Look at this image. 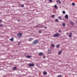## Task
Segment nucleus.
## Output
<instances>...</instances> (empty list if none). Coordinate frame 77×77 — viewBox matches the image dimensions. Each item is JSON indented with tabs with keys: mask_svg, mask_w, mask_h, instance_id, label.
I'll return each instance as SVG.
<instances>
[{
	"mask_svg": "<svg viewBox=\"0 0 77 77\" xmlns=\"http://www.w3.org/2000/svg\"><path fill=\"white\" fill-rule=\"evenodd\" d=\"M68 32H67L66 33V35H68Z\"/></svg>",
	"mask_w": 77,
	"mask_h": 77,
	"instance_id": "72a5a7b5",
	"label": "nucleus"
},
{
	"mask_svg": "<svg viewBox=\"0 0 77 77\" xmlns=\"http://www.w3.org/2000/svg\"><path fill=\"white\" fill-rule=\"evenodd\" d=\"M51 46H52V47H54V45H53V44H52L51 45Z\"/></svg>",
	"mask_w": 77,
	"mask_h": 77,
	"instance_id": "f3484780",
	"label": "nucleus"
},
{
	"mask_svg": "<svg viewBox=\"0 0 77 77\" xmlns=\"http://www.w3.org/2000/svg\"><path fill=\"white\" fill-rule=\"evenodd\" d=\"M0 70H2L1 69H0Z\"/></svg>",
	"mask_w": 77,
	"mask_h": 77,
	"instance_id": "e433bc0d",
	"label": "nucleus"
},
{
	"mask_svg": "<svg viewBox=\"0 0 77 77\" xmlns=\"http://www.w3.org/2000/svg\"><path fill=\"white\" fill-rule=\"evenodd\" d=\"M38 32H39V33H42V32H41V30H38Z\"/></svg>",
	"mask_w": 77,
	"mask_h": 77,
	"instance_id": "b1692460",
	"label": "nucleus"
},
{
	"mask_svg": "<svg viewBox=\"0 0 77 77\" xmlns=\"http://www.w3.org/2000/svg\"><path fill=\"white\" fill-rule=\"evenodd\" d=\"M48 51H49V52H51V49H48Z\"/></svg>",
	"mask_w": 77,
	"mask_h": 77,
	"instance_id": "4468645a",
	"label": "nucleus"
},
{
	"mask_svg": "<svg viewBox=\"0 0 77 77\" xmlns=\"http://www.w3.org/2000/svg\"><path fill=\"white\" fill-rule=\"evenodd\" d=\"M17 69V67H14L13 68V69Z\"/></svg>",
	"mask_w": 77,
	"mask_h": 77,
	"instance_id": "c85d7f7f",
	"label": "nucleus"
},
{
	"mask_svg": "<svg viewBox=\"0 0 77 77\" xmlns=\"http://www.w3.org/2000/svg\"><path fill=\"white\" fill-rule=\"evenodd\" d=\"M58 18L59 19V20H61V16H59Z\"/></svg>",
	"mask_w": 77,
	"mask_h": 77,
	"instance_id": "aec40b11",
	"label": "nucleus"
},
{
	"mask_svg": "<svg viewBox=\"0 0 77 77\" xmlns=\"http://www.w3.org/2000/svg\"><path fill=\"white\" fill-rule=\"evenodd\" d=\"M26 57L27 58H30L32 57V56L30 55H27L26 56Z\"/></svg>",
	"mask_w": 77,
	"mask_h": 77,
	"instance_id": "1a4fd4ad",
	"label": "nucleus"
},
{
	"mask_svg": "<svg viewBox=\"0 0 77 77\" xmlns=\"http://www.w3.org/2000/svg\"><path fill=\"white\" fill-rule=\"evenodd\" d=\"M10 41H14V38H10Z\"/></svg>",
	"mask_w": 77,
	"mask_h": 77,
	"instance_id": "f8f14e48",
	"label": "nucleus"
},
{
	"mask_svg": "<svg viewBox=\"0 0 77 77\" xmlns=\"http://www.w3.org/2000/svg\"><path fill=\"white\" fill-rule=\"evenodd\" d=\"M55 21L56 22H58L59 21V20L57 19H56L55 20Z\"/></svg>",
	"mask_w": 77,
	"mask_h": 77,
	"instance_id": "9b49d317",
	"label": "nucleus"
},
{
	"mask_svg": "<svg viewBox=\"0 0 77 77\" xmlns=\"http://www.w3.org/2000/svg\"><path fill=\"white\" fill-rule=\"evenodd\" d=\"M29 66H34L35 64L33 63H29L28 64Z\"/></svg>",
	"mask_w": 77,
	"mask_h": 77,
	"instance_id": "f03ea898",
	"label": "nucleus"
},
{
	"mask_svg": "<svg viewBox=\"0 0 77 77\" xmlns=\"http://www.w3.org/2000/svg\"><path fill=\"white\" fill-rule=\"evenodd\" d=\"M56 2H57V3H58V4H61V2L59 0H57Z\"/></svg>",
	"mask_w": 77,
	"mask_h": 77,
	"instance_id": "423d86ee",
	"label": "nucleus"
},
{
	"mask_svg": "<svg viewBox=\"0 0 77 77\" xmlns=\"http://www.w3.org/2000/svg\"><path fill=\"white\" fill-rule=\"evenodd\" d=\"M72 32H70L69 35V38H71V37H72Z\"/></svg>",
	"mask_w": 77,
	"mask_h": 77,
	"instance_id": "39448f33",
	"label": "nucleus"
},
{
	"mask_svg": "<svg viewBox=\"0 0 77 77\" xmlns=\"http://www.w3.org/2000/svg\"><path fill=\"white\" fill-rule=\"evenodd\" d=\"M72 5L73 6H74L75 5V3L73 2L72 3Z\"/></svg>",
	"mask_w": 77,
	"mask_h": 77,
	"instance_id": "5701e85b",
	"label": "nucleus"
},
{
	"mask_svg": "<svg viewBox=\"0 0 77 77\" xmlns=\"http://www.w3.org/2000/svg\"><path fill=\"white\" fill-rule=\"evenodd\" d=\"M32 39H32V38H30V40L31 41H32Z\"/></svg>",
	"mask_w": 77,
	"mask_h": 77,
	"instance_id": "c756f323",
	"label": "nucleus"
},
{
	"mask_svg": "<svg viewBox=\"0 0 77 77\" xmlns=\"http://www.w3.org/2000/svg\"><path fill=\"white\" fill-rule=\"evenodd\" d=\"M63 14H65V11H63Z\"/></svg>",
	"mask_w": 77,
	"mask_h": 77,
	"instance_id": "a878e982",
	"label": "nucleus"
},
{
	"mask_svg": "<svg viewBox=\"0 0 77 77\" xmlns=\"http://www.w3.org/2000/svg\"><path fill=\"white\" fill-rule=\"evenodd\" d=\"M62 26L63 27H65V23H62Z\"/></svg>",
	"mask_w": 77,
	"mask_h": 77,
	"instance_id": "9d476101",
	"label": "nucleus"
},
{
	"mask_svg": "<svg viewBox=\"0 0 77 77\" xmlns=\"http://www.w3.org/2000/svg\"><path fill=\"white\" fill-rule=\"evenodd\" d=\"M43 58L44 59V58H45V57L44 56L43 57Z\"/></svg>",
	"mask_w": 77,
	"mask_h": 77,
	"instance_id": "473e14b6",
	"label": "nucleus"
},
{
	"mask_svg": "<svg viewBox=\"0 0 77 77\" xmlns=\"http://www.w3.org/2000/svg\"><path fill=\"white\" fill-rule=\"evenodd\" d=\"M2 26H3V25H0V27H2Z\"/></svg>",
	"mask_w": 77,
	"mask_h": 77,
	"instance_id": "2f4dec72",
	"label": "nucleus"
},
{
	"mask_svg": "<svg viewBox=\"0 0 77 77\" xmlns=\"http://www.w3.org/2000/svg\"><path fill=\"white\" fill-rule=\"evenodd\" d=\"M49 2H50V3H52V2H53V0H49Z\"/></svg>",
	"mask_w": 77,
	"mask_h": 77,
	"instance_id": "412c9836",
	"label": "nucleus"
},
{
	"mask_svg": "<svg viewBox=\"0 0 77 77\" xmlns=\"http://www.w3.org/2000/svg\"><path fill=\"white\" fill-rule=\"evenodd\" d=\"M43 74H44V75H46V74H47V72H43Z\"/></svg>",
	"mask_w": 77,
	"mask_h": 77,
	"instance_id": "ddd939ff",
	"label": "nucleus"
},
{
	"mask_svg": "<svg viewBox=\"0 0 77 77\" xmlns=\"http://www.w3.org/2000/svg\"><path fill=\"white\" fill-rule=\"evenodd\" d=\"M63 50V49H61V51H62Z\"/></svg>",
	"mask_w": 77,
	"mask_h": 77,
	"instance_id": "4c0bfd02",
	"label": "nucleus"
},
{
	"mask_svg": "<svg viewBox=\"0 0 77 77\" xmlns=\"http://www.w3.org/2000/svg\"><path fill=\"white\" fill-rule=\"evenodd\" d=\"M54 8L55 9H57V7L56 5H54Z\"/></svg>",
	"mask_w": 77,
	"mask_h": 77,
	"instance_id": "2eb2a0df",
	"label": "nucleus"
},
{
	"mask_svg": "<svg viewBox=\"0 0 77 77\" xmlns=\"http://www.w3.org/2000/svg\"><path fill=\"white\" fill-rule=\"evenodd\" d=\"M59 46H60L59 45H57V46H56L57 48H59Z\"/></svg>",
	"mask_w": 77,
	"mask_h": 77,
	"instance_id": "6ab92c4d",
	"label": "nucleus"
},
{
	"mask_svg": "<svg viewBox=\"0 0 77 77\" xmlns=\"http://www.w3.org/2000/svg\"><path fill=\"white\" fill-rule=\"evenodd\" d=\"M65 18L66 19H68V15L66 14L65 16Z\"/></svg>",
	"mask_w": 77,
	"mask_h": 77,
	"instance_id": "6e6552de",
	"label": "nucleus"
},
{
	"mask_svg": "<svg viewBox=\"0 0 77 77\" xmlns=\"http://www.w3.org/2000/svg\"><path fill=\"white\" fill-rule=\"evenodd\" d=\"M61 51H59L58 52V54H61Z\"/></svg>",
	"mask_w": 77,
	"mask_h": 77,
	"instance_id": "a211bd4d",
	"label": "nucleus"
},
{
	"mask_svg": "<svg viewBox=\"0 0 77 77\" xmlns=\"http://www.w3.org/2000/svg\"><path fill=\"white\" fill-rule=\"evenodd\" d=\"M2 20H0V23H2Z\"/></svg>",
	"mask_w": 77,
	"mask_h": 77,
	"instance_id": "7c9ffc66",
	"label": "nucleus"
},
{
	"mask_svg": "<svg viewBox=\"0 0 77 77\" xmlns=\"http://www.w3.org/2000/svg\"><path fill=\"white\" fill-rule=\"evenodd\" d=\"M17 36L18 37H21L22 36V34L21 33H18L17 34Z\"/></svg>",
	"mask_w": 77,
	"mask_h": 77,
	"instance_id": "20e7f679",
	"label": "nucleus"
},
{
	"mask_svg": "<svg viewBox=\"0 0 77 77\" xmlns=\"http://www.w3.org/2000/svg\"><path fill=\"white\" fill-rule=\"evenodd\" d=\"M48 54H50V52H48Z\"/></svg>",
	"mask_w": 77,
	"mask_h": 77,
	"instance_id": "c9c22d12",
	"label": "nucleus"
},
{
	"mask_svg": "<svg viewBox=\"0 0 77 77\" xmlns=\"http://www.w3.org/2000/svg\"><path fill=\"white\" fill-rule=\"evenodd\" d=\"M57 77H62V76H61V75H58L57 76Z\"/></svg>",
	"mask_w": 77,
	"mask_h": 77,
	"instance_id": "cd10ccee",
	"label": "nucleus"
},
{
	"mask_svg": "<svg viewBox=\"0 0 77 77\" xmlns=\"http://www.w3.org/2000/svg\"><path fill=\"white\" fill-rule=\"evenodd\" d=\"M38 55L40 56H41L43 55V54L42 52H40L39 53Z\"/></svg>",
	"mask_w": 77,
	"mask_h": 77,
	"instance_id": "0eeeda50",
	"label": "nucleus"
},
{
	"mask_svg": "<svg viewBox=\"0 0 77 77\" xmlns=\"http://www.w3.org/2000/svg\"><path fill=\"white\" fill-rule=\"evenodd\" d=\"M60 35V34L59 33H56L53 35V37H56L57 38Z\"/></svg>",
	"mask_w": 77,
	"mask_h": 77,
	"instance_id": "f257e3e1",
	"label": "nucleus"
},
{
	"mask_svg": "<svg viewBox=\"0 0 77 77\" xmlns=\"http://www.w3.org/2000/svg\"><path fill=\"white\" fill-rule=\"evenodd\" d=\"M20 7H21L22 8H24V5H21Z\"/></svg>",
	"mask_w": 77,
	"mask_h": 77,
	"instance_id": "dca6fc26",
	"label": "nucleus"
},
{
	"mask_svg": "<svg viewBox=\"0 0 77 77\" xmlns=\"http://www.w3.org/2000/svg\"><path fill=\"white\" fill-rule=\"evenodd\" d=\"M44 28H45L46 29V27H45V26H44Z\"/></svg>",
	"mask_w": 77,
	"mask_h": 77,
	"instance_id": "f704fd0d",
	"label": "nucleus"
},
{
	"mask_svg": "<svg viewBox=\"0 0 77 77\" xmlns=\"http://www.w3.org/2000/svg\"><path fill=\"white\" fill-rule=\"evenodd\" d=\"M38 43V40H35L33 42V43L34 44H37V43Z\"/></svg>",
	"mask_w": 77,
	"mask_h": 77,
	"instance_id": "7ed1b4c3",
	"label": "nucleus"
},
{
	"mask_svg": "<svg viewBox=\"0 0 77 77\" xmlns=\"http://www.w3.org/2000/svg\"><path fill=\"white\" fill-rule=\"evenodd\" d=\"M58 32H59V33H61V32H62V31L60 30H58Z\"/></svg>",
	"mask_w": 77,
	"mask_h": 77,
	"instance_id": "bb28decb",
	"label": "nucleus"
},
{
	"mask_svg": "<svg viewBox=\"0 0 77 77\" xmlns=\"http://www.w3.org/2000/svg\"><path fill=\"white\" fill-rule=\"evenodd\" d=\"M70 23L72 24V25H74V23L72 21H70Z\"/></svg>",
	"mask_w": 77,
	"mask_h": 77,
	"instance_id": "4be33fe9",
	"label": "nucleus"
},
{
	"mask_svg": "<svg viewBox=\"0 0 77 77\" xmlns=\"http://www.w3.org/2000/svg\"><path fill=\"white\" fill-rule=\"evenodd\" d=\"M18 21H20V20H18Z\"/></svg>",
	"mask_w": 77,
	"mask_h": 77,
	"instance_id": "58836bf2",
	"label": "nucleus"
},
{
	"mask_svg": "<svg viewBox=\"0 0 77 77\" xmlns=\"http://www.w3.org/2000/svg\"><path fill=\"white\" fill-rule=\"evenodd\" d=\"M52 18H54V15H52L51 16Z\"/></svg>",
	"mask_w": 77,
	"mask_h": 77,
	"instance_id": "393cba45",
	"label": "nucleus"
}]
</instances>
